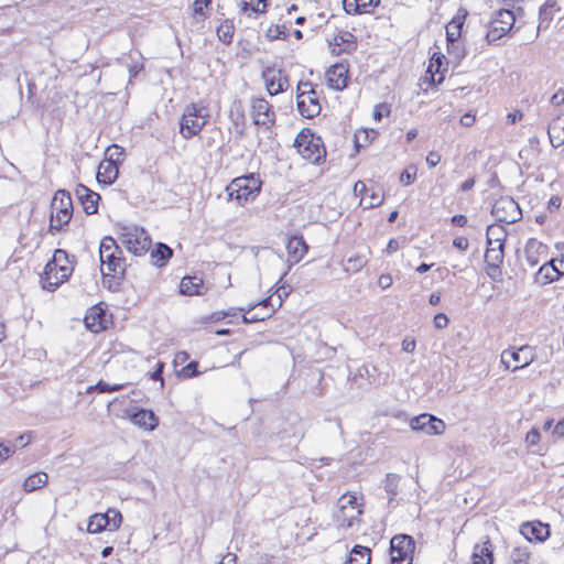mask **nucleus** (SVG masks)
Listing matches in <instances>:
<instances>
[{"mask_svg":"<svg viewBox=\"0 0 564 564\" xmlns=\"http://www.w3.org/2000/svg\"><path fill=\"white\" fill-rule=\"evenodd\" d=\"M99 259L105 279L108 276L123 279L127 269L126 259L122 256L121 248L112 237L106 236L101 239Z\"/></svg>","mask_w":564,"mask_h":564,"instance_id":"obj_1","label":"nucleus"},{"mask_svg":"<svg viewBox=\"0 0 564 564\" xmlns=\"http://www.w3.org/2000/svg\"><path fill=\"white\" fill-rule=\"evenodd\" d=\"M72 271L73 269L68 264L66 251L57 249L54 252L53 259L48 261L44 268L42 274L43 286L47 290L56 289L69 278Z\"/></svg>","mask_w":564,"mask_h":564,"instance_id":"obj_2","label":"nucleus"},{"mask_svg":"<svg viewBox=\"0 0 564 564\" xmlns=\"http://www.w3.org/2000/svg\"><path fill=\"white\" fill-rule=\"evenodd\" d=\"M294 147L303 159L313 164H319L326 155L321 137L315 135L310 129H304L296 135Z\"/></svg>","mask_w":564,"mask_h":564,"instance_id":"obj_3","label":"nucleus"},{"mask_svg":"<svg viewBox=\"0 0 564 564\" xmlns=\"http://www.w3.org/2000/svg\"><path fill=\"white\" fill-rule=\"evenodd\" d=\"M73 216V202L70 194L65 189H58L51 203L50 231H59L69 223Z\"/></svg>","mask_w":564,"mask_h":564,"instance_id":"obj_4","label":"nucleus"},{"mask_svg":"<svg viewBox=\"0 0 564 564\" xmlns=\"http://www.w3.org/2000/svg\"><path fill=\"white\" fill-rule=\"evenodd\" d=\"M261 181L253 173L236 177L226 187L229 199L245 203L253 199L261 189Z\"/></svg>","mask_w":564,"mask_h":564,"instance_id":"obj_5","label":"nucleus"},{"mask_svg":"<svg viewBox=\"0 0 564 564\" xmlns=\"http://www.w3.org/2000/svg\"><path fill=\"white\" fill-rule=\"evenodd\" d=\"M296 106L300 115L312 119L319 115L322 107L311 82H300L296 87Z\"/></svg>","mask_w":564,"mask_h":564,"instance_id":"obj_6","label":"nucleus"},{"mask_svg":"<svg viewBox=\"0 0 564 564\" xmlns=\"http://www.w3.org/2000/svg\"><path fill=\"white\" fill-rule=\"evenodd\" d=\"M206 122L207 119L204 113V108L199 107L197 104H189L185 107L180 120V133L184 139L188 140L197 135Z\"/></svg>","mask_w":564,"mask_h":564,"instance_id":"obj_7","label":"nucleus"},{"mask_svg":"<svg viewBox=\"0 0 564 564\" xmlns=\"http://www.w3.org/2000/svg\"><path fill=\"white\" fill-rule=\"evenodd\" d=\"M120 241L129 252L135 256L145 254L152 243L148 232L137 226L123 227L120 234Z\"/></svg>","mask_w":564,"mask_h":564,"instance_id":"obj_8","label":"nucleus"},{"mask_svg":"<svg viewBox=\"0 0 564 564\" xmlns=\"http://www.w3.org/2000/svg\"><path fill=\"white\" fill-rule=\"evenodd\" d=\"M516 17L510 8H502L495 12L486 34L488 44L500 40L513 28Z\"/></svg>","mask_w":564,"mask_h":564,"instance_id":"obj_9","label":"nucleus"},{"mask_svg":"<svg viewBox=\"0 0 564 564\" xmlns=\"http://www.w3.org/2000/svg\"><path fill=\"white\" fill-rule=\"evenodd\" d=\"M415 542L406 534L394 535L390 541L391 564H412Z\"/></svg>","mask_w":564,"mask_h":564,"instance_id":"obj_10","label":"nucleus"},{"mask_svg":"<svg viewBox=\"0 0 564 564\" xmlns=\"http://www.w3.org/2000/svg\"><path fill=\"white\" fill-rule=\"evenodd\" d=\"M491 215L501 224H513L521 219L522 212L513 198L506 196L495 202Z\"/></svg>","mask_w":564,"mask_h":564,"instance_id":"obj_11","label":"nucleus"},{"mask_svg":"<svg viewBox=\"0 0 564 564\" xmlns=\"http://www.w3.org/2000/svg\"><path fill=\"white\" fill-rule=\"evenodd\" d=\"M535 357V349L530 345H523L517 350L505 349L501 352V364L505 365L506 369H510L511 361H513L516 366L511 370L516 371L529 366L534 361Z\"/></svg>","mask_w":564,"mask_h":564,"instance_id":"obj_12","label":"nucleus"},{"mask_svg":"<svg viewBox=\"0 0 564 564\" xmlns=\"http://www.w3.org/2000/svg\"><path fill=\"white\" fill-rule=\"evenodd\" d=\"M251 117L253 123L264 129H271L275 123L273 106L265 98H254L251 101Z\"/></svg>","mask_w":564,"mask_h":564,"instance_id":"obj_13","label":"nucleus"},{"mask_svg":"<svg viewBox=\"0 0 564 564\" xmlns=\"http://www.w3.org/2000/svg\"><path fill=\"white\" fill-rule=\"evenodd\" d=\"M261 76L265 83L267 90L271 96L281 94L289 87V78L280 68L268 66L262 70Z\"/></svg>","mask_w":564,"mask_h":564,"instance_id":"obj_14","label":"nucleus"},{"mask_svg":"<svg viewBox=\"0 0 564 564\" xmlns=\"http://www.w3.org/2000/svg\"><path fill=\"white\" fill-rule=\"evenodd\" d=\"M413 431H420L426 435H440L445 431L443 420L427 413L420 414L410 421Z\"/></svg>","mask_w":564,"mask_h":564,"instance_id":"obj_15","label":"nucleus"},{"mask_svg":"<svg viewBox=\"0 0 564 564\" xmlns=\"http://www.w3.org/2000/svg\"><path fill=\"white\" fill-rule=\"evenodd\" d=\"M288 250V269L282 273L281 280L288 274L292 265L300 262L308 250L306 242L302 236H292L286 243Z\"/></svg>","mask_w":564,"mask_h":564,"instance_id":"obj_16","label":"nucleus"},{"mask_svg":"<svg viewBox=\"0 0 564 564\" xmlns=\"http://www.w3.org/2000/svg\"><path fill=\"white\" fill-rule=\"evenodd\" d=\"M520 533L529 542H543L550 536V525L540 521L527 522L521 525Z\"/></svg>","mask_w":564,"mask_h":564,"instance_id":"obj_17","label":"nucleus"},{"mask_svg":"<svg viewBox=\"0 0 564 564\" xmlns=\"http://www.w3.org/2000/svg\"><path fill=\"white\" fill-rule=\"evenodd\" d=\"M562 275H564V271L558 269L555 259H551L539 268L534 281L540 285H546L558 280Z\"/></svg>","mask_w":564,"mask_h":564,"instance_id":"obj_18","label":"nucleus"},{"mask_svg":"<svg viewBox=\"0 0 564 564\" xmlns=\"http://www.w3.org/2000/svg\"><path fill=\"white\" fill-rule=\"evenodd\" d=\"M75 194L83 205V209L87 215H94L98 212L99 194L93 192L87 186L78 184Z\"/></svg>","mask_w":564,"mask_h":564,"instance_id":"obj_19","label":"nucleus"},{"mask_svg":"<svg viewBox=\"0 0 564 564\" xmlns=\"http://www.w3.org/2000/svg\"><path fill=\"white\" fill-rule=\"evenodd\" d=\"M86 327L93 333H99L107 328V312L100 306H93L88 310L84 318Z\"/></svg>","mask_w":564,"mask_h":564,"instance_id":"obj_20","label":"nucleus"},{"mask_svg":"<svg viewBox=\"0 0 564 564\" xmlns=\"http://www.w3.org/2000/svg\"><path fill=\"white\" fill-rule=\"evenodd\" d=\"M327 85L336 90H343L348 83V67L344 63L333 65L327 72Z\"/></svg>","mask_w":564,"mask_h":564,"instance_id":"obj_21","label":"nucleus"},{"mask_svg":"<svg viewBox=\"0 0 564 564\" xmlns=\"http://www.w3.org/2000/svg\"><path fill=\"white\" fill-rule=\"evenodd\" d=\"M338 510L334 514L335 522L338 528L349 529L354 525L362 513L360 507L337 506Z\"/></svg>","mask_w":564,"mask_h":564,"instance_id":"obj_22","label":"nucleus"},{"mask_svg":"<svg viewBox=\"0 0 564 564\" xmlns=\"http://www.w3.org/2000/svg\"><path fill=\"white\" fill-rule=\"evenodd\" d=\"M470 564H494V547L488 536L475 544Z\"/></svg>","mask_w":564,"mask_h":564,"instance_id":"obj_23","label":"nucleus"},{"mask_svg":"<svg viewBox=\"0 0 564 564\" xmlns=\"http://www.w3.org/2000/svg\"><path fill=\"white\" fill-rule=\"evenodd\" d=\"M333 46V53L339 55L341 53H350L356 48V36L348 32H340L334 36L333 42L329 43Z\"/></svg>","mask_w":564,"mask_h":564,"instance_id":"obj_24","label":"nucleus"},{"mask_svg":"<svg viewBox=\"0 0 564 564\" xmlns=\"http://www.w3.org/2000/svg\"><path fill=\"white\" fill-rule=\"evenodd\" d=\"M547 247L535 238H530L524 247L525 260L530 267H535L541 256L546 254Z\"/></svg>","mask_w":564,"mask_h":564,"instance_id":"obj_25","label":"nucleus"},{"mask_svg":"<svg viewBox=\"0 0 564 564\" xmlns=\"http://www.w3.org/2000/svg\"><path fill=\"white\" fill-rule=\"evenodd\" d=\"M561 8L557 0H546L539 10V24L538 31L546 30L554 17V13L560 11Z\"/></svg>","mask_w":564,"mask_h":564,"instance_id":"obj_26","label":"nucleus"},{"mask_svg":"<svg viewBox=\"0 0 564 564\" xmlns=\"http://www.w3.org/2000/svg\"><path fill=\"white\" fill-rule=\"evenodd\" d=\"M380 4V0H343V8L348 14L368 13Z\"/></svg>","mask_w":564,"mask_h":564,"instance_id":"obj_27","label":"nucleus"},{"mask_svg":"<svg viewBox=\"0 0 564 564\" xmlns=\"http://www.w3.org/2000/svg\"><path fill=\"white\" fill-rule=\"evenodd\" d=\"M130 419L133 424L149 431H153L159 424V419L154 412L145 409L138 410Z\"/></svg>","mask_w":564,"mask_h":564,"instance_id":"obj_28","label":"nucleus"},{"mask_svg":"<svg viewBox=\"0 0 564 564\" xmlns=\"http://www.w3.org/2000/svg\"><path fill=\"white\" fill-rule=\"evenodd\" d=\"M113 155L115 153H110L111 159L100 163L97 173V180L99 182H102L105 184H111L118 177L119 171L117 164L112 160Z\"/></svg>","mask_w":564,"mask_h":564,"instance_id":"obj_29","label":"nucleus"},{"mask_svg":"<svg viewBox=\"0 0 564 564\" xmlns=\"http://www.w3.org/2000/svg\"><path fill=\"white\" fill-rule=\"evenodd\" d=\"M547 134L554 148H558L564 143V118L562 116H557L549 124Z\"/></svg>","mask_w":564,"mask_h":564,"instance_id":"obj_30","label":"nucleus"},{"mask_svg":"<svg viewBox=\"0 0 564 564\" xmlns=\"http://www.w3.org/2000/svg\"><path fill=\"white\" fill-rule=\"evenodd\" d=\"M506 237H507V231L503 226L489 225L487 227L486 239H487L488 246L497 245L499 247H503Z\"/></svg>","mask_w":564,"mask_h":564,"instance_id":"obj_31","label":"nucleus"},{"mask_svg":"<svg viewBox=\"0 0 564 564\" xmlns=\"http://www.w3.org/2000/svg\"><path fill=\"white\" fill-rule=\"evenodd\" d=\"M503 247L497 245L488 246L485 252V261L491 269H499L503 262Z\"/></svg>","mask_w":564,"mask_h":564,"instance_id":"obj_32","label":"nucleus"},{"mask_svg":"<svg viewBox=\"0 0 564 564\" xmlns=\"http://www.w3.org/2000/svg\"><path fill=\"white\" fill-rule=\"evenodd\" d=\"M203 280L198 276H184L180 283V292L184 295L200 294Z\"/></svg>","mask_w":564,"mask_h":564,"instance_id":"obj_33","label":"nucleus"},{"mask_svg":"<svg viewBox=\"0 0 564 564\" xmlns=\"http://www.w3.org/2000/svg\"><path fill=\"white\" fill-rule=\"evenodd\" d=\"M371 550L367 546L355 545L345 564H370Z\"/></svg>","mask_w":564,"mask_h":564,"instance_id":"obj_34","label":"nucleus"},{"mask_svg":"<svg viewBox=\"0 0 564 564\" xmlns=\"http://www.w3.org/2000/svg\"><path fill=\"white\" fill-rule=\"evenodd\" d=\"M173 254V250L165 243L159 242L155 248L151 251V258L153 263L158 267H163L170 260Z\"/></svg>","mask_w":564,"mask_h":564,"instance_id":"obj_35","label":"nucleus"},{"mask_svg":"<svg viewBox=\"0 0 564 564\" xmlns=\"http://www.w3.org/2000/svg\"><path fill=\"white\" fill-rule=\"evenodd\" d=\"M275 312V308H272L270 312H264V310L258 308L256 305L249 307V310L242 315L243 323L250 324L260 321H264L265 318L271 317V315Z\"/></svg>","mask_w":564,"mask_h":564,"instance_id":"obj_36","label":"nucleus"},{"mask_svg":"<svg viewBox=\"0 0 564 564\" xmlns=\"http://www.w3.org/2000/svg\"><path fill=\"white\" fill-rule=\"evenodd\" d=\"M401 477L398 474L389 473L386 476L384 480V490L388 494V503L389 506L393 502L394 498L399 492V482Z\"/></svg>","mask_w":564,"mask_h":564,"instance_id":"obj_37","label":"nucleus"},{"mask_svg":"<svg viewBox=\"0 0 564 564\" xmlns=\"http://www.w3.org/2000/svg\"><path fill=\"white\" fill-rule=\"evenodd\" d=\"M48 476L46 473H36L29 476L23 484V488L26 492H32L40 489L47 484Z\"/></svg>","mask_w":564,"mask_h":564,"instance_id":"obj_38","label":"nucleus"},{"mask_svg":"<svg viewBox=\"0 0 564 564\" xmlns=\"http://www.w3.org/2000/svg\"><path fill=\"white\" fill-rule=\"evenodd\" d=\"M368 263V258L365 254L350 256L344 263V271L350 273L359 272Z\"/></svg>","mask_w":564,"mask_h":564,"instance_id":"obj_39","label":"nucleus"},{"mask_svg":"<svg viewBox=\"0 0 564 564\" xmlns=\"http://www.w3.org/2000/svg\"><path fill=\"white\" fill-rule=\"evenodd\" d=\"M447 54L449 61L458 65L466 56V51L459 41L447 42Z\"/></svg>","mask_w":564,"mask_h":564,"instance_id":"obj_40","label":"nucleus"},{"mask_svg":"<svg viewBox=\"0 0 564 564\" xmlns=\"http://www.w3.org/2000/svg\"><path fill=\"white\" fill-rule=\"evenodd\" d=\"M101 516H104V522H107L108 531L117 530L122 522L121 513L115 509H109L107 512L101 513Z\"/></svg>","mask_w":564,"mask_h":564,"instance_id":"obj_41","label":"nucleus"},{"mask_svg":"<svg viewBox=\"0 0 564 564\" xmlns=\"http://www.w3.org/2000/svg\"><path fill=\"white\" fill-rule=\"evenodd\" d=\"M463 21L460 19H453L446 25V41H459L462 34Z\"/></svg>","mask_w":564,"mask_h":564,"instance_id":"obj_42","label":"nucleus"},{"mask_svg":"<svg viewBox=\"0 0 564 564\" xmlns=\"http://www.w3.org/2000/svg\"><path fill=\"white\" fill-rule=\"evenodd\" d=\"M268 0H241V11L247 13H263Z\"/></svg>","mask_w":564,"mask_h":564,"instance_id":"obj_43","label":"nucleus"},{"mask_svg":"<svg viewBox=\"0 0 564 564\" xmlns=\"http://www.w3.org/2000/svg\"><path fill=\"white\" fill-rule=\"evenodd\" d=\"M104 530H107V522H104V516L101 513L91 516L88 520L87 531L89 533H99Z\"/></svg>","mask_w":564,"mask_h":564,"instance_id":"obj_44","label":"nucleus"},{"mask_svg":"<svg viewBox=\"0 0 564 564\" xmlns=\"http://www.w3.org/2000/svg\"><path fill=\"white\" fill-rule=\"evenodd\" d=\"M218 39L225 43L230 44L234 37V26L229 23H224L217 29Z\"/></svg>","mask_w":564,"mask_h":564,"instance_id":"obj_45","label":"nucleus"},{"mask_svg":"<svg viewBox=\"0 0 564 564\" xmlns=\"http://www.w3.org/2000/svg\"><path fill=\"white\" fill-rule=\"evenodd\" d=\"M530 554L525 549L516 547L511 552V564H529Z\"/></svg>","mask_w":564,"mask_h":564,"instance_id":"obj_46","label":"nucleus"},{"mask_svg":"<svg viewBox=\"0 0 564 564\" xmlns=\"http://www.w3.org/2000/svg\"><path fill=\"white\" fill-rule=\"evenodd\" d=\"M124 388V384H109L102 380L98 381L94 387H89L88 391L97 390L100 393L115 392Z\"/></svg>","mask_w":564,"mask_h":564,"instance_id":"obj_47","label":"nucleus"},{"mask_svg":"<svg viewBox=\"0 0 564 564\" xmlns=\"http://www.w3.org/2000/svg\"><path fill=\"white\" fill-rule=\"evenodd\" d=\"M383 202V196L378 192H372L369 196V200L366 196H361L360 204H365L366 208H372L379 206Z\"/></svg>","mask_w":564,"mask_h":564,"instance_id":"obj_48","label":"nucleus"},{"mask_svg":"<svg viewBox=\"0 0 564 564\" xmlns=\"http://www.w3.org/2000/svg\"><path fill=\"white\" fill-rule=\"evenodd\" d=\"M416 176V167L414 165H409L400 175V182L403 185H410L414 182Z\"/></svg>","mask_w":564,"mask_h":564,"instance_id":"obj_49","label":"nucleus"},{"mask_svg":"<svg viewBox=\"0 0 564 564\" xmlns=\"http://www.w3.org/2000/svg\"><path fill=\"white\" fill-rule=\"evenodd\" d=\"M267 37L270 40L285 39L288 36L285 26L272 25L267 31Z\"/></svg>","mask_w":564,"mask_h":564,"instance_id":"obj_50","label":"nucleus"},{"mask_svg":"<svg viewBox=\"0 0 564 564\" xmlns=\"http://www.w3.org/2000/svg\"><path fill=\"white\" fill-rule=\"evenodd\" d=\"M15 448L17 447L14 444L0 443V462H3L12 456L15 453Z\"/></svg>","mask_w":564,"mask_h":564,"instance_id":"obj_51","label":"nucleus"},{"mask_svg":"<svg viewBox=\"0 0 564 564\" xmlns=\"http://www.w3.org/2000/svg\"><path fill=\"white\" fill-rule=\"evenodd\" d=\"M197 367H198L197 361H191L189 364H187L185 367L182 368L181 375L184 378H193L198 375Z\"/></svg>","mask_w":564,"mask_h":564,"instance_id":"obj_52","label":"nucleus"},{"mask_svg":"<svg viewBox=\"0 0 564 564\" xmlns=\"http://www.w3.org/2000/svg\"><path fill=\"white\" fill-rule=\"evenodd\" d=\"M390 113V106L388 104H379L375 107L373 119L380 121L384 116Z\"/></svg>","mask_w":564,"mask_h":564,"instance_id":"obj_53","label":"nucleus"},{"mask_svg":"<svg viewBox=\"0 0 564 564\" xmlns=\"http://www.w3.org/2000/svg\"><path fill=\"white\" fill-rule=\"evenodd\" d=\"M337 506H345V507H360L357 502V498L354 495L345 494L343 495L337 502Z\"/></svg>","mask_w":564,"mask_h":564,"instance_id":"obj_54","label":"nucleus"},{"mask_svg":"<svg viewBox=\"0 0 564 564\" xmlns=\"http://www.w3.org/2000/svg\"><path fill=\"white\" fill-rule=\"evenodd\" d=\"M541 434L538 430L532 429L527 433L525 442L529 446H534L540 442Z\"/></svg>","mask_w":564,"mask_h":564,"instance_id":"obj_55","label":"nucleus"},{"mask_svg":"<svg viewBox=\"0 0 564 564\" xmlns=\"http://www.w3.org/2000/svg\"><path fill=\"white\" fill-rule=\"evenodd\" d=\"M448 317L446 316V314L444 313H438L434 316V326L437 328V329H443L445 328L447 325H448Z\"/></svg>","mask_w":564,"mask_h":564,"instance_id":"obj_56","label":"nucleus"},{"mask_svg":"<svg viewBox=\"0 0 564 564\" xmlns=\"http://www.w3.org/2000/svg\"><path fill=\"white\" fill-rule=\"evenodd\" d=\"M441 162V154L436 151H431L426 155V163L430 167L436 166Z\"/></svg>","mask_w":564,"mask_h":564,"instance_id":"obj_57","label":"nucleus"},{"mask_svg":"<svg viewBox=\"0 0 564 564\" xmlns=\"http://www.w3.org/2000/svg\"><path fill=\"white\" fill-rule=\"evenodd\" d=\"M260 310H264V312H270L272 308H274L273 304H272V296H269L262 301H260L259 303L254 304ZM278 307H275L276 310Z\"/></svg>","mask_w":564,"mask_h":564,"instance_id":"obj_58","label":"nucleus"},{"mask_svg":"<svg viewBox=\"0 0 564 564\" xmlns=\"http://www.w3.org/2000/svg\"><path fill=\"white\" fill-rule=\"evenodd\" d=\"M453 246L462 251H465L467 250L468 246H469V242H468V239L465 238V237H456L454 240H453Z\"/></svg>","mask_w":564,"mask_h":564,"instance_id":"obj_59","label":"nucleus"},{"mask_svg":"<svg viewBox=\"0 0 564 564\" xmlns=\"http://www.w3.org/2000/svg\"><path fill=\"white\" fill-rule=\"evenodd\" d=\"M551 102L553 105L560 106L564 104V90L560 89L557 90L551 98Z\"/></svg>","mask_w":564,"mask_h":564,"instance_id":"obj_60","label":"nucleus"},{"mask_svg":"<svg viewBox=\"0 0 564 564\" xmlns=\"http://www.w3.org/2000/svg\"><path fill=\"white\" fill-rule=\"evenodd\" d=\"M452 224L458 227H464L467 224V217L465 215H454L451 219Z\"/></svg>","mask_w":564,"mask_h":564,"instance_id":"obj_61","label":"nucleus"},{"mask_svg":"<svg viewBox=\"0 0 564 564\" xmlns=\"http://www.w3.org/2000/svg\"><path fill=\"white\" fill-rule=\"evenodd\" d=\"M415 346H416V344H415L414 339L405 338L402 341V349L406 352H413L415 349Z\"/></svg>","mask_w":564,"mask_h":564,"instance_id":"obj_62","label":"nucleus"},{"mask_svg":"<svg viewBox=\"0 0 564 564\" xmlns=\"http://www.w3.org/2000/svg\"><path fill=\"white\" fill-rule=\"evenodd\" d=\"M561 198L558 196H552L549 200L547 208L553 212L560 208L561 206Z\"/></svg>","mask_w":564,"mask_h":564,"instance_id":"obj_63","label":"nucleus"},{"mask_svg":"<svg viewBox=\"0 0 564 564\" xmlns=\"http://www.w3.org/2000/svg\"><path fill=\"white\" fill-rule=\"evenodd\" d=\"M237 556L234 553H227L223 560L219 562V564H236Z\"/></svg>","mask_w":564,"mask_h":564,"instance_id":"obj_64","label":"nucleus"}]
</instances>
